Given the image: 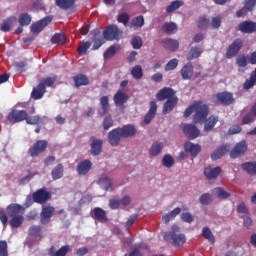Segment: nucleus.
<instances>
[{"mask_svg":"<svg viewBox=\"0 0 256 256\" xmlns=\"http://www.w3.org/2000/svg\"><path fill=\"white\" fill-rule=\"evenodd\" d=\"M195 111L193 118L194 123H205L207 116L209 115V106L203 104L201 101L194 102L184 111V117H191Z\"/></svg>","mask_w":256,"mask_h":256,"instance_id":"f257e3e1","label":"nucleus"},{"mask_svg":"<svg viewBox=\"0 0 256 256\" xmlns=\"http://www.w3.org/2000/svg\"><path fill=\"white\" fill-rule=\"evenodd\" d=\"M8 217H11L10 226L12 229H19L23 225L25 218L23 217V206L19 204H10L7 207Z\"/></svg>","mask_w":256,"mask_h":256,"instance_id":"f03ea898","label":"nucleus"},{"mask_svg":"<svg viewBox=\"0 0 256 256\" xmlns=\"http://www.w3.org/2000/svg\"><path fill=\"white\" fill-rule=\"evenodd\" d=\"M179 233V226L173 225L172 232H166L163 236L164 241H170L174 247H183L185 245V234Z\"/></svg>","mask_w":256,"mask_h":256,"instance_id":"7ed1b4c3","label":"nucleus"},{"mask_svg":"<svg viewBox=\"0 0 256 256\" xmlns=\"http://www.w3.org/2000/svg\"><path fill=\"white\" fill-rule=\"evenodd\" d=\"M49 147V141L37 140L29 149L28 154L30 157H39L41 153H45V150Z\"/></svg>","mask_w":256,"mask_h":256,"instance_id":"20e7f679","label":"nucleus"},{"mask_svg":"<svg viewBox=\"0 0 256 256\" xmlns=\"http://www.w3.org/2000/svg\"><path fill=\"white\" fill-rule=\"evenodd\" d=\"M243 49V40L235 39L226 50V59H233Z\"/></svg>","mask_w":256,"mask_h":256,"instance_id":"39448f33","label":"nucleus"},{"mask_svg":"<svg viewBox=\"0 0 256 256\" xmlns=\"http://www.w3.org/2000/svg\"><path fill=\"white\" fill-rule=\"evenodd\" d=\"M32 199L34 203L43 205L44 203H47L49 199H51V192L47 191L45 188H40L32 194Z\"/></svg>","mask_w":256,"mask_h":256,"instance_id":"423d86ee","label":"nucleus"},{"mask_svg":"<svg viewBox=\"0 0 256 256\" xmlns=\"http://www.w3.org/2000/svg\"><path fill=\"white\" fill-rule=\"evenodd\" d=\"M53 215H55V207L51 205L43 206L40 213L41 225H47L48 223H51V217H53Z\"/></svg>","mask_w":256,"mask_h":256,"instance_id":"0eeeda50","label":"nucleus"},{"mask_svg":"<svg viewBox=\"0 0 256 256\" xmlns=\"http://www.w3.org/2000/svg\"><path fill=\"white\" fill-rule=\"evenodd\" d=\"M121 31L117 25H109L103 32V37L106 41H115L119 39Z\"/></svg>","mask_w":256,"mask_h":256,"instance_id":"6e6552de","label":"nucleus"},{"mask_svg":"<svg viewBox=\"0 0 256 256\" xmlns=\"http://www.w3.org/2000/svg\"><path fill=\"white\" fill-rule=\"evenodd\" d=\"M181 129L188 139H197L201 135V131L194 124H181Z\"/></svg>","mask_w":256,"mask_h":256,"instance_id":"1a4fd4ad","label":"nucleus"},{"mask_svg":"<svg viewBox=\"0 0 256 256\" xmlns=\"http://www.w3.org/2000/svg\"><path fill=\"white\" fill-rule=\"evenodd\" d=\"M121 139H123V136L121 135V127L114 128L108 133V142L111 147H119Z\"/></svg>","mask_w":256,"mask_h":256,"instance_id":"9d476101","label":"nucleus"},{"mask_svg":"<svg viewBox=\"0 0 256 256\" xmlns=\"http://www.w3.org/2000/svg\"><path fill=\"white\" fill-rule=\"evenodd\" d=\"M27 119V111L14 109L8 114V121L10 123H21Z\"/></svg>","mask_w":256,"mask_h":256,"instance_id":"9b49d317","label":"nucleus"},{"mask_svg":"<svg viewBox=\"0 0 256 256\" xmlns=\"http://www.w3.org/2000/svg\"><path fill=\"white\" fill-rule=\"evenodd\" d=\"M247 148H248L247 141L242 140L238 142L230 152L231 159H237V157H241V155H245V153L247 152Z\"/></svg>","mask_w":256,"mask_h":256,"instance_id":"f8f14e48","label":"nucleus"},{"mask_svg":"<svg viewBox=\"0 0 256 256\" xmlns=\"http://www.w3.org/2000/svg\"><path fill=\"white\" fill-rule=\"evenodd\" d=\"M236 31H240L248 35H251V33H256V22L245 20L237 26Z\"/></svg>","mask_w":256,"mask_h":256,"instance_id":"ddd939ff","label":"nucleus"},{"mask_svg":"<svg viewBox=\"0 0 256 256\" xmlns=\"http://www.w3.org/2000/svg\"><path fill=\"white\" fill-rule=\"evenodd\" d=\"M51 21H53V18L51 16H46L43 19H41L38 22H35L34 24L31 25L30 27V31L32 33H41V31H43L47 25H49V23H51Z\"/></svg>","mask_w":256,"mask_h":256,"instance_id":"4468645a","label":"nucleus"},{"mask_svg":"<svg viewBox=\"0 0 256 256\" xmlns=\"http://www.w3.org/2000/svg\"><path fill=\"white\" fill-rule=\"evenodd\" d=\"M216 99L221 105H231L235 102L231 92H219L216 94Z\"/></svg>","mask_w":256,"mask_h":256,"instance_id":"2eb2a0df","label":"nucleus"},{"mask_svg":"<svg viewBox=\"0 0 256 256\" xmlns=\"http://www.w3.org/2000/svg\"><path fill=\"white\" fill-rule=\"evenodd\" d=\"M222 171L223 170L219 166L217 167L208 166L204 169V177H206V179H208L209 181H213L214 179H217V177L221 175Z\"/></svg>","mask_w":256,"mask_h":256,"instance_id":"dca6fc26","label":"nucleus"},{"mask_svg":"<svg viewBox=\"0 0 256 256\" xmlns=\"http://www.w3.org/2000/svg\"><path fill=\"white\" fill-rule=\"evenodd\" d=\"M91 167H93V163H91V160H89V159L82 160L78 163L76 171H77L78 175L83 177V176L87 175V173H89V171H91Z\"/></svg>","mask_w":256,"mask_h":256,"instance_id":"f3484780","label":"nucleus"},{"mask_svg":"<svg viewBox=\"0 0 256 256\" xmlns=\"http://www.w3.org/2000/svg\"><path fill=\"white\" fill-rule=\"evenodd\" d=\"M129 101V95L121 90H118L114 95V105L116 107H125V103Z\"/></svg>","mask_w":256,"mask_h":256,"instance_id":"a211bd4d","label":"nucleus"},{"mask_svg":"<svg viewBox=\"0 0 256 256\" xmlns=\"http://www.w3.org/2000/svg\"><path fill=\"white\" fill-rule=\"evenodd\" d=\"M91 217L92 219H95V221H99L100 223H107V212H105L103 208L95 207L91 211Z\"/></svg>","mask_w":256,"mask_h":256,"instance_id":"6ab92c4d","label":"nucleus"},{"mask_svg":"<svg viewBox=\"0 0 256 256\" xmlns=\"http://www.w3.org/2000/svg\"><path fill=\"white\" fill-rule=\"evenodd\" d=\"M120 134L122 135V139H129V137H135L137 129L133 124H127L120 127Z\"/></svg>","mask_w":256,"mask_h":256,"instance_id":"aec40b11","label":"nucleus"},{"mask_svg":"<svg viewBox=\"0 0 256 256\" xmlns=\"http://www.w3.org/2000/svg\"><path fill=\"white\" fill-rule=\"evenodd\" d=\"M71 251V246L70 245H64L60 247L58 250L55 248V246H51L48 250V255L49 256H66L67 253Z\"/></svg>","mask_w":256,"mask_h":256,"instance_id":"412c9836","label":"nucleus"},{"mask_svg":"<svg viewBox=\"0 0 256 256\" xmlns=\"http://www.w3.org/2000/svg\"><path fill=\"white\" fill-rule=\"evenodd\" d=\"M92 143L90 144V153L91 155L97 156L101 155V152L103 151V140L97 139V138H91Z\"/></svg>","mask_w":256,"mask_h":256,"instance_id":"4be33fe9","label":"nucleus"},{"mask_svg":"<svg viewBox=\"0 0 256 256\" xmlns=\"http://www.w3.org/2000/svg\"><path fill=\"white\" fill-rule=\"evenodd\" d=\"M155 115H157V102L153 100L150 102V108L144 117L145 125H149L155 119Z\"/></svg>","mask_w":256,"mask_h":256,"instance_id":"5701e85b","label":"nucleus"},{"mask_svg":"<svg viewBox=\"0 0 256 256\" xmlns=\"http://www.w3.org/2000/svg\"><path fill=\"white\" fill-rule=\"evenodd\" d=\"M171 97H175V90L167 87L161 89L156 95L158 101H165V99L168 100L171 99Z\"/></svg>","mask_w":256,"mask_h":256,"instance_id":"b1692460","label":"nucleus"},{"mask_svg":"<svg viewBox=\"0 0 256 256\" xmlns=\"http://www.w3.org/2000/svg\"><path fill=\"white\" fill-rule=\"evenodd\" d=\"M178 102H179V99L177 98V96L169 98L163 105L162 113L164 115L171 113V111H173V109H175V107L177 106Z\"/></svg>","mask_w":256,"mask_h":256,"instance_id":"393cba45","label":"nucleus"},{"mask_svg":"<svg viewBox=\"0 0 256 256\" xmlns=\"http://www.w3.org/2000/svg\"><path fill=\"white\" fill-rule=\"evenodd\" d=\"M184 149L187 151V153H190L192 157H197L199 153H201V145L199 144H194L192 142H186L184 144Z\"/></svg>","mask_w":256,"mask_h":256,"instance_id":"a878e982","label":"nucleus"},{"mask_svg":"<svg viewBox=\"0 0 256 256\" xmlns=\"http://www.w3.org/2000/svg\"><path fill=\"white\" fill-rule=\"evenodd\" d=\"M162 45L164 49H168L169 51H177L179 49V41L171 38L163 39Z\"/></svg>","mask_w":256,"mask_h":256,"instance_id":"bb28decb","label":"nucleus"},{"mask_svg":"<svg viewBox=\"0 0 256 256\" xmlns=\"http://www.w3.org/2000/svg\"><path fill=\"white\" fill-rule=\"evenodd\" d=\"M180 73L184 81L191 79V77H193V64H185L180 70Z\"/></svg>","mask_w":256,"mask_h":256,"instance_id":"cd10ccee","label":"nucleus"},{"mask_svg":"<svg viewBox=\"0 0 256 256\" xmlns=\"http://www.w3.org/2000/svg\"><path fill=\"white\" fill-rule=\"evenodd\" d=\"M204 122H205L204 131L206 132L213 131V129L215 128V125L219 123V116L212 115L208 119L206 118Z\"/></svg>","mask_w":256,"mask_h":256,"instance_id":"c85d7f7f","label":"nucleus"},{"mask_svg":"<svg viewBox=\"0 0 256 256\" xmlns=\"http://www.w3.org/2000/svg\"><path fill=\"white\" fill-rule=\"evenodd\" d=\"M28 234L34 239H43V228L39 225H33L28 229Z\"/></svg>","mask_w":256,"mask_h":256,"instance_id":"c756f323","label":"nucleus"},{"mask_svg":"<svg viewBox=\"0 0 256 256\" xmlns=\"http://www.w3.org/2000/svg\"><path fill=\"white\" fill-rule=\"evenodd\" d=\"M16 21L17 18L15 16L8 17L7 19L3 20L0 30L3 31V33H9V31H11V27H13V24Z\"/></svg>","mask_w":256,"mask_h":256,"instance_id":"7c9ffc66","label":"nucleus"},{"mask_svg":"<svg viewBox=\"0 0 256 256\" xmlns=\"http://www.w3.org/2000/svg\"><path fill=\"white\" fill-rule=\"evenodd\" d=\"M236 65H238L241 73H245L247 71V65H249V62L247 61V56L245 54H241L236 58Z\"/></svg>","mask_w":256,"mask_h":256,"instance_id":"2f4dec72","label":"nucleus"},{"mask_svg":"<svg viewBox=\"0 0 256 256\" xmlns=\"http://www.w3.org/2000/svg\"><path fill=\"white\" fill-rule=\"evenodd\" d=\"M98 185H100L104 191H113V182L107 176H101L98 180Z\"/></svg>","mask_w":256,"mask_h":256,"instance_id":"473e14b6","label":"nucleus"},{"mask_svg":"<svg viewBox=\"0 0 256 256\" xmlns=\"http://www.w3.org/2000/svg\"><path fill=\"white\" fill-rule=\"evenodd\" d=\"M75 1L77 0H56V6L59 7V9L67 11L75 7Z\"/></svg>","mask_w":256,"mask_h":256,"instance_id":"72a5a7b5","label":"nucleus"},{"mask_svg":"<svg viewBox=\"0 0 256 256\" xmlns=\"http://www.w3.org/2000/svg\"><path fill=\"white\" fill-rule=\"evenodd\" d=\"M163 142H154L149 150L150 157H157V155H161V151H163Z\"/></svg>","mask_w":256,"mask_h":256,"instance_id":"f704fd0d","label":"nucleus"},{"mask_svg":"<svg viewBox=\"0 0 256 256\" xmlns=\"http://www.w3.org/2000/svg\"><path fill=\"white\" fill-rule=\"evenodd\" d=\"M46 89H44L43 84H38L37 87L33 88L31 97L32 99L39 100L42 99V97L46 93Z\"/></svg>","mask_w":256,"mask_h":256,"instance_id":"c9c22d12","label":"nucleus"},{"mask_svg":"<svg viewBox=\"0 0 256 256\" xmlns=\"http://www.w3.org/2000/svg\"><path fill=\"white\" fill-rule=\"evenodd\" d=\"M64 167H63V164H57L53 169H52V172H51V175H52V179L54 181H57V179H61L63 177V174H64Z\"/></svg>","mask_w":256,"mask_h":256,"instance_id":"e433bc0d","label":"nucleus"},{"mask_svg":"<svg viewBox=\"0 0 256 256\" xmlns=\"http://www.w3.org/2000/svg\"><path fill=\"white\" fill-rule=\"evenodd\" d=\"M75 87H83L89 84V78L84 74H78L73 77Z\"/></svg>","mask_w":256,"mask_h":256,"instance_id":"4c0bfd02","label":"nucleus"},{"mask_svg":"<svg viewBox=\"0 0 256 256\" xmlns=\"http://www.w3.org/2000/svg\"><path fill=\"white\" fill-rule=\"evenodd\" d=\"M56 82L57 75H52L46 78H42L39 84L42 85V87H44V89L46 90L47 87H53V85H55Z\"/></svg>","mask_w":256,"mask_h":256,"instance_id":"58836bf2","label":"nucleus"},{"mask_svg":"<svg viewBox=\"0 0 256 256\" xmlns=\"http://www.w3.org/2000/svg\"><path fill=\"white\" fill-rule=\"evenodd\" d=\"M99 30H94V44L92 46L93 51H97V49H99V47H101V45H104L105 43V38L104 36H99Z\"/></svg>","mask_w":256,"mask_h":256,"instance_id":"ea45409f","label":"nucleus"},{"mask_svg":"<svg viewBox=\"0 0 256 256\" xmlns=\"http://www.w3.org/2000/svg\"><path fill=\"white\" fill-rule=\"evenodd\" d=\"M180 213H181V208L176 207L171 212L164 214L162 216V221L164 223H169V221H171V219H175V217H177V215H179Z\"/></svg>","mask_w":256,"mask_h":256,"instance_id":"a19ab883","label":"nucleus"},{"mask_svg":"<svg viewBox=\"0 0 256 256\" xmlns=\"http://www.w3.org/2000/svg\"><path fill=\"white\" fill-rule=\"evenodd\" d=\"M213 195L215 197H218L219 199H229L231 197V193L225 191L222 187H216L212 191Z\"/></svg>","mask_w":256,"mask_h":256,"instance_id":"79ce46f5","label":"nucleus"},{"mask_svg":"<svg viewBox=\"0 0 256 256\" xmlns=\"http://www.w3.org/2000/svg\"><path fill=\"white\" fill-rule=\"evenodd\" d=\"M163 31L167 33L168 35H175L177 33V24L173 22H166L162 26Z\"/></svg>","mask_w":256,"mask_h":256,"instance_id":"37998d69","label":"nucleus"},{"mask_svg":"<svg viewBox=\"0 0 256 256\" xmlns=\"http://www.w3.org/2000/svg\"><path fill=\"white\" fill-rule=\"evenodd\" d=\"M201 53H203V50L200 47H192L190 49V53L187 55V60L193 61V59H199V57H201Z\"/></svg>","mask_w":256,"mask_h":256,"instance_id":"c03bdc74","label":"nucleus"},{"mask_svg":"<svg viewBox=\"0 0 256 256\" xmlns=\"http://www.w3.org/2000/svg\"><path fill=\"white\" fill-rule=\"evenodd\" d=\"M256 85V71H252L250 74V79H246L243 84V89L249 90Z\"/></svg>","mask_w":256,"mask_h":256,"instance_id":"a18cd8bd","label":"nucleus"},{"mask_svg":"<svg viewBox=\"0 0 256 256\" xmlns=\"http://www.w3.org/2000/svg\"><path fill=\"white\" fill-rule=\"evenodd\" d=\"M227 151V146H220L211 154L212 161H218V159H221V157H223Z\"/></svg>","mask_w":256,"mask_h":256,"instance_id":"49530a36","label":"nucleus"},{"mask_svg":"<svg viewBox=\"0 0 256 256\" xmlns=\"http://www.w3.org/2000/svg\"><path fill=\"white\" fill-rule=\"evenodd\" d=\"M31 21V14L29 13H22L18 18V23L21 25V27H27L28 25H31Z\"/></svg>","mask_w":256,"mask_h":256,"instance_id":"de8ad7c7","label":"nucleus"},{"mask_svg":"<svg viewBox=\"0 0 256 256\" xmlns=\"http://www.w3.org/2000/svg\"><path fill=\"white\" fill-rule=\"evenodd\" d=\"M67 42V38L65 37V34L56 33L51 38V43L54 45H65Z\"/></svg>","mask_w":256,"mask_h":256,"instance_id":"09e8293b","label":"nucleus"},{"mask_svg":"<svg viewBox=\"0 0 256 256\" xmlns=\"http://www.w3.org/2000/svg\"><path fill=\"white\" fill-rule=\"evenodd\" d=\"M242 169L246 171L249 175H256V163L255 162H245L242 164Z\"/></svg>","mask_w":256,"mask_h":256,"instance_id":"8fccbe9b","label":"nucleus"},{"mask_svg":"<svg viewBox=\"0 0 256 256\" xmlns=\"http://www.w3.org/2000/svg\"><path fill=\"white\" fill-rule=\"evenodd\" d=\"M202 236L204 237V239H207V241H209L211 245L215 244V236L213 235V232H211V229H209V227H204L202 229Z\"/></svg>","mask_w":256,"mask_h":256,"instance_id":"3c124183","label":"nucleus"},{"mask_svg":"<svg viewBox=\"0 0 256 256\" xmlns=\"http://www.w3.org/2000/svg\"><path fill=\"white\" fill-rule=\"evenodd\" d=\"M121 49V46L114 45L110 46L105 52H104V59H111V57L115 56V53Z\"/></svg>","mask_w":256,"mask_h":256,"instance_id":"603ef678","label":"nucleus"},{"mask_svg":"<svg viewBox=\"0 0 256 256\" xmlns=\"http://www.w3.org/2000/svg\"><path fill=\"white\" fill-rule=\"evenodd\" d=\"M185 5L184 1L181 0H176L173 1L167 8H166V13H173V11H177L180 7H183Z\"/></svg>","mask_w":256,"mask_h":256,"instance_id":"864d4df0","label":"nucleus"},{"mask_svg":"<svg viewBox=\"0 0 256 256\" xmlns=\"http://www.w3.org/2000/svg\"><path fill=\"white\" fill-rule=\"evenodd\" d=\"M100 105H101L103 115H105V113H109L111 109V107L109 106V96H102L100 98Z\"/></svg>","mask_w":256,"mask_h":256,"instance_id":"5fc2aeb1","label":"nucleus"},{"mask_svg":"<svg viewBox=\"0 0 256 256\" xmlns=\"http://www.w3.org/2000/svg\"><path fill=\"white\" fill-rule=\"evenodd\" d=\"M162 164L164 167H167V169H171V167L175 165V159H173V156L166 154L162 159Z\"/></svg>","mask_w":256,"mask_h":256,"instance_id":"6e6d98bb","label":"nucleus"},{"mask_svg":"<svg viewBox=\"0 0 256 256\" xmlns=\"http://www.w3.org/2000/svg\"><path fill=\"white\" fill-rule=\"evenodd\" d=\"M209 23L210 20L207 16H200L197 21V25L201 30L207 29V27H209Z\"/></svg>","mask_w":256,"mask_h":256,"instance_id":"4d7b16f0","label":"nucleus"},{"mask_svg":"<svg viewBox=\"0 0 256 256\" xmlns=\"http://www.w3.org/2000/svg\"><path fill=\"white\" fill-rule=\"evenodd\" d=\"M143 25H145V18L143 17V15L137 16L135 18L132 19L131 21V26L132 27H143Z\"/></svg>","mask_w":256,"mask_h":256,"instance_id":"13d9d810","label":"nucleus"},{"mask_svg":"<svg viewBox=\"0 0 256 256\" xmlns=\"http://www.w3.org/2000/svg\"><path fill=\"white\" fill-rule=\"evenodd\" d=\"M24 121H26L28 125H37L39 121H41V117H39V115L29 116V114L26 112V118Z\"/></svg>","mask_w":256,"mask_h":256,"instance_id":"bf43d9fd","label":"nucleus"},{"mask_svg":"<svg viewBox=\"0 0 256 256\" xmlns=\"http://www.w3.org/2000/svg\"><path fill=\"white\" fill-rule=\"evenodd\" d=\"M179 65V60L177 58H173L165 66V71H174V69H177V66Z\"/></svg>","mask_w":256,"mask_h":256,"instance_id":"052dcab7","label":"nucleus"},{"mask_svg":"<svg viewBox=\"0 0 256 256\" xmlns=\"http://www.w3.org/2000/svg\"><path fill=\"white\" fill-rule=\"evenodd\" d=\"M131 75L134 79H141V77H143V68L139 65L135 66L132 68Z\"/></svg>","mask_w":256,"mask_h":256,"instance_id":"680f3d73","label":"nucleus"},{"mask_svg":"<svg viewBox=\"0 0 256 256\" xmlns=\"http://www.w3.org/2000/svg\"><path fill=\"white\" fill-rule=\"evenodd\" d=\"M90 47H91V42L86 41V42H83L82 45L78 47L77 51L79 55H87V51L88 49H90Z\"/></svg>","mask_w":256,"mask_h":256,"instance_id":"e2e57ef3","label":"nucleus"},{"mask_svg":"<svg viewBox=\"0 0 256 256\" xmlns=\"http://www.w3.org/2000/svg\"><path fill=\"white\" fill-rule=\"evenodd\" d=\"M222 22H223V17L221 15H217L213 17L211 21L212 29H219V27H221Z\"/></svg>","mask_w":256,"mask_h":256,"instance_id":"0e129e2a","label":"nucleus"},{"mask_svg":"<svg viewBox=\"0 0 256 256\" xmlns=\"http://www.w3.org/2000/svg\"><path fill=\"white\" fill-rule=\"evenodd\" d=\"M212 202H213V198L211 197V194L204 193L200 196L201 205H210V203Z\"/></svg>","mask_w":256,"mask_h":256,"instance_id":"69168bd1","label":"nucleus"},{"mask_svg":"<svg viewBox=\"0 0 256 256\" xmlns=\"http://www.w3.org/2000/svg\"><path fill=\"white\" fill-rule=\"evenodd\" d=\"M131 45L133 49H141V47H143V39L139 36H135L132 38Z\"/></svg>","mask_w":256,"mask_h":256,"instance_id":"338daca9","label":"nucleus"},{"mask_svg":"<svg viewBox=\"0 0 256 256\" xmlns=\"http://www.w3.org/2000/svg\"><path fill=\"white\" fill-rule=\"evenodd\" d=\"M103 129L104 131H109L113 127V118L111 116H106L103 120Z\"/></svg>","mask_w":256,"mask_h":256,"instance_id":"774afa93","label":"nucleus"}]
</instances>
